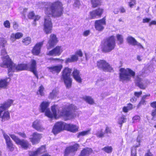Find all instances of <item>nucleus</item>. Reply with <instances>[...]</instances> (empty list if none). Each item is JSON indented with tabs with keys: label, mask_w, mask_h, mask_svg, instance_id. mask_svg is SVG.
Returning a JSON list of instances; mask_svg holds the SVG:
<instances>
[{
	"label": "nucleus",
	"mask_w": 156,
	"mask_h": 156,
	"mask_svg": "<svg viewBox=\"0 0 156 156\" xmlns=\"http://www.w3.org/2000/svg\"><path fill=\"white\" fill-rule=\"evenodd\" d=\"M118 45L122 44L123 42V38L122 36L120 34H117L116 35Z\"/></svg>",
	"instance_id": "obj_33"
},
{
	"label": "nucleus",
	"mask_w": 156,
	"mask_h": 156,
	"mask_svg": "<svg viewBox=\"0 0 156 156\" xmlns=\"http://www.w3.org/2000/svg\"><path fill=\"white\" fill-rule=\"evenodd\" d=\"M50 60L52 61H60L61 60L63 61V60L59 58H50L49 59Z\"/></svg>",
	"instance_id": "obj_61"
},
{
	"label": "nucleus",
	"mask_w": 156,
	"mask_h": 156,
	"mask_svg": "<svg viewBox=\"0 0 156 156\" xmlns=\"http://www.w3.org/2000/svg\"><path fill=\"white\" fill-rule=\"evenodd\" d=\"M98 68L104 72H111L114 71L113 68L108 62L104 59H100L96 63Z\"/></svg>",
	"instance_id": "obj_9"
},
{
	"label": "nucleus",
	"mask_w": 156,
	"mask_h": 156,
	"mask_svg": "<svg viewBox=\"0 0 156 156\" xmlns=\"http://www.w3.org/2000/svg\"><path fill=\"white\" fill-rule=\"evenodd\" d=\"M2 59H3V62L0 64V66L8 68V74L9 76H11L9 73L10 72H13L15 71L19 72L23 70H29L33 73L37 79L38 78L37 70V62L35 60H31L29 66V64L27 63H20L17 64H15L8 55L3 57Z\"/></svg>",
	"instance_id": "obj_2"
},
{
	"label": "nucleus",
	"mask_w": 156,
	"mask_h": 156,
	"mask_svg": "<svg viewBox=\"0 0 156 156\" xmlns=\"http://www.w3.org/2000/svg\"><path fill=\"white\" fill-rule=\"evenodd\" d=\"M41 18V16L38 15H35L34 19V21L36 22V21H38Z\"/></svg>",
	"instance_id": "obj_52"
},
{
	"label": "nucleus",
	"mask_w": 156,
	"mask_h": 156,
	"mask_svg": "<svg viewBox=\"0 0 156 156\" xmlns=\"http://www.w3.org/2000/svg\"><path fill=\"white\" fill-rule=\"evenodd\" d=\"M13 101L8 100L7 101L1 104L0 106V119L2 122L9 120L10 119V112L6 111L12 105Z\"/></svg>",
	"instance_id": "obj_7"
},
{
	"label": "nucleus",
	"mask_w": 156,
	"mask_h": 156,
	"mask_svg": "<svg viewBox=\"0 0 156 156\" xmlns=\"http://www.w3.org/2000/svg\"><path fill=\"white\" fill-rule=\"evenodd\" d=\"M142 92L141 91L139 92H134V95L137 98H139L142 94Z\"/></svg>",
	"instance_id": "obj_48"
},
{
	"label": "nucleus",
	"mask_w": 156,
	"mask_h": 156,
	"mask_svg": "<svg viewBox=\"0 0 156 156\" xmlns=\"http://www.w3.org/2000/svg\"><path fill=\"white\" fill-rule=\"evenodd\" d=\"M32 126L35 130L39 132H41L44 129L41 125L39 121L37 120L33 122Z\"/></svg>",
	"instance_id": "obj_23"
},
{
	"label": "nucleus",
	"mask_w": 156,
	"mask_h": 156,
	"mask_svg": "<svg viewBox=\"0 0 156 156\" xmlns=\"http://www.w3.org/2000/svg\"><path fill=\"white\" fill-rule=\"evenodd\" d=\"M8 78L0 80V89L1 88H6L9 84V82L7 81Z\"/></svg>",
	"instance_id": "obj_25"
},
{
	"label": "nucleus",
	"mask_w": 156,
	"mask_h": 156,
	"mask_svg": "<svg viewBox=\"0 0 156 156\" xmlns=\"http://www.w3.org/2000/svg\"><path fill=\"white\" fill-rule=\"evenodd\" d=\"M5 27L9 28L10 27V23L9 21L6 20L3 23Z\"/></svg>",
	"instance_id": "obj_45"
},
{
	"label": "nucleus",
	"mask_w": 156,
	"mask_h": 156,
	"mask_svg": "<svg viewBox=\"0 0 156 156\" xmlns=\"http://www.w3.org/2000/svg\"><path fill=\"white\" fill-rule=\"evenodd\" d=\"M35 15V14L34 11H30L28 13L27 15V17L30 19H33Z\"/></svg>",
	"instance_id": "obj_42"
},
{
	"label": "nucleus",
	"mask_w": 156,
	"mask_h": 156,
	"mask_svg": "<svg viewBox=\"0 0 156 156\" xmlns=\"http://www.w3.org/2000/svg\"><path fill=\"white\" fill-rule=\"evenodd\" d=\"M17 134L23 138H25L27 137L26 135L24 132H19L17 133Z\"/></svg>",
	"instance_id": "obj_51"
},
{
	"label": "nucleus",
	"mask_w": 156,
	"mask_h": 156,
	"mask_svg": "<svg viewBox=\"0 0 156 156\" xmlns=\"http://www.w3.org/2000/svg\"><path fill=\"white\" fill-rule=\"evenodd\" d=\"M126 107H127L129 110H132L133 108V105L130 103L128 104Z\"/></svg>",
	"instance_id": "obj_58"
},
{
	"label": "nucleus",
	"mask_w": 156,
	"mask_h": 156,
	"mask_svg": "<svg viewBox=\"0 0 156 156\" xmlns=\"http://www.w3.org/2000/svg\"><path fill=\"white\" fill-rule=\"evenodd\" d=\"M83 99L87 103L90 105H93L94 103V99L90 96H85L83 97Z\"/></svg>",
	"instance_id": "obj_28"
},
{
	"label": "nucleus",
	"mask_w": 156,
	"mask_h": 156,
	"mask_svg": "<svg viewBox=\"0 0 156 156\" xmlns=\"http://www.w3.org/2000/svg\"><path fill=\"white\" fill-rule=\"evenodd\" d=\"M78 130V127L75 125L59 121L54 124L52 130V132L55 135L64 130L75 133Z\"/></svg>",
	"instance_id": "obj_4"
},
{
	"label": "nucleus",
	"mask_w": 156,
	"mask_h": 156,
	"mask_svg": "<svg viewBox=\"0 0 156 156\" xmlns=\"http://www.w3.org/2000/svg\"><path fill=\"white\" fill-rule=\"evenodd\" d=\"M56 92L55 91L53 90L51 93H50L49 95V98L52 99L56 95Z\"/></svg>",
	"instance_id": "obj_47"
},
{
	"label": "nucleus",
	"mask_w": 156,
	"mask_h": 156,
	"mask_svg": "<svg viewBox=\"0 0 156 156\" xmlns=\"http://www.w3.org/2000/svg\"><path fill=\"white\" fill-rule=\"evenodd\" d=\"M104 12V9L99 8L90 11L89 12L88 19H94L101 17Z\"/></svg>",
	"instance_id": "obj_11"
},
{
	"label": "nucleus",
	"mask_w": 156,
	"mask_h": 156,
	"mask_svg": "<svg viewBox=\"0 0 156 156\" xmlns=\"http://www.w3.org/2000/svg\"><path fill=\"white\" fill-rule=\"evenodd\" d=\"M151 20L150 18H146L143 19L142 22L143 23H145L149 22Z\"/></svg>",
	"instance_id": "obj_54"
},
{
	"label": "nucleus",
	"mask_w": 156,
	"mask_h": 156,
	"mask_svg": "<svg viewBox=\"0 0 156 156\" xmlns=\"http://www.w3.org/2000/svg\"><path fill=\"white\" fill-rule=\"evenodd\" d=\"M69 146L71 148L72 151L74 152L77 151L80 146L78 144L76 143L73 145Z\"/></svg>",
	"instance_id": "obj_38"
},
{
	"label": "nucleus",
	"mask_w": 156,
	"mask_h": 156,
	"mask_svg": "<svg viewBox=\"0 0 156 156\" xmlns=\"http://www.w3.org/2000/svg\"><path fill=\"white\" fill-rule=\"evenodd\" d=\"M105 131V133H111V129L108 126H107L106 127Z\"/></svg>",
	"instance_id": "obj_57"
},
{
	"label": "nucleus",
	"mask_w": 156,
	"mask_h": 156,
	"mask_svg": "<svg viewBox=\"0 0 156 156\" xmlns=\"http://www.w3.org/2000/svg\"><path fill=\"white\" fill-rule=\"evenodd\" d=\"M63 51V50L61 46H57L47 52L46 55L50 56H58L61 54Z\"/></svg>",
	"instance_id": "obj_16"
},
{
	"label": "nucleus",
	"mask_w": 156,
	"mask_h": 156,
	"mask_svg": "<svg viewBox=\"0 0 156 156\" xmlns=\"http://www.w3.org/2000/svg\"><path fill=\"white\" fill-rule=\"evenodd\" d=\"M42 137V134L34 132L32 133L29 140L33 145L35 144L39 143Z\"/></svg>",
	"instance_id": "obj_17"
},
{
	"label": "nucleus",
	"mask_w": 156,
	"mask_h": 156,
	"mask_svg": "<svg viewBox=\"0 0 156 156\" xmlns=\"http://www.w3.org/2000/svg\"><path fill=\"white\" fill-rule=\"evenodd\" d=\"M153 155L151 152L150 149L148 150L147 152L145 154V156H153Z\"/></svg>",
	"instance_id": "obj_55"
},
{
	"label": "nucleus",
	"mask_w": 156,
	"mask_h": 156,
	"mask_svg": "<svg viewBox=\"0 0 156 156\" xmlns=\"http://www.w3.org/2000/svg\"><path fill=\"white\" fill-rule=\"evenodd\" d=\"M151 114L152 117L151 118L152 120H156V110H152Z\"/></svg>",
	"instance_id": "obj_43"
},
{
	"label": "nucleus",
	"mask_w": 156,
	"mask_h": 156,
	"mask_svg": "<svg viewBox=\"0 0 156 156\" xmlns=\"http://www.w3.org/2000/svg\"><path fill=\"white\" fill-rule=\"evenodd\" d=\"M89 133H90V130L83 131L79 133L77 137H80L81 136H83L88 135Z\"/></svg>",
	"instance_id": "obj_40"
},
{
	"label": "nucleus",
	"mask_w": 156,
	"mask_h": 156,
	"mask_svg": "<svg viewBox=\"0 0 156 156\" xmlns=\"http://www.w3.org/2000/svg\"><path fill=\"white\" fill-rule=\"evenodd\" d=\"M140 145V144H139L138 145L133 146V147L131 149V156H137L136 148L137 147H139Z\"/></svg>",
	"instance_id": "obj_30"
},
{
	"label": "nucleus",
	"mask_w": 156,
	"mask_h": 156,
	"mask_svg": "<svg viewBox=\"0 0 156 156\" xmlns=\"http://www.w3.org/2000/svg\"><path fill=\"white\" fill-rule=\"evenodd\" d=\"M22 42L24 45H27L31 43V38L29 37H26L23 39Z\"/></svg>",
	"instance_id": "obj_32"
},
{
	"label": "nucleus",
	"mask_w": 156,
	"mask_h": 156,
	"mask_svg": "<svg viewBox=\"0 0 156 156\" xmlns=\"http://www.w3.org/2000/svg\"><path fill=\"white\" fill-rule=\"evenodd\" d=\"M106 24L105 17L95 21L94 27L96 30L98 31H102L104 29V26Z\"/></svg>",
	"instance_id": "obj_14"
},
{
	"label": "nucleus",
	"mask_w": 156,
	"mask_h": 156,
	"mask_svg": "<svg viewBox=\"0 0 156 156\" xmlns=\"http://www.w3.org/2000/svg\"><path fill=\"white\" fill-rule=\"evenodd\" d=\"M53 27L51 19L50 18H45L43 24V30L46 34H48L52 33Z\"/></svg>",
	"instance_id": "obj_12"
},
{
	"label": "nucleus",
	"mask_w": 156,
	"mask_h": 156,
	"mask_svg": "<svg viewBox=\"0 0 156 156\" xmlns=\"http://www.w3.org/2000/svg\"><path fill=\"white\" fill-rule=\"evenodd\" d=\"M105 133L103 131L102 129L98 131L95 134V135L97 137L102 138L104 137Z\"/></svg>",
	"instance_id": "obj_34"
},
{
	"label": "nucleus",
	"mask_w": 156,
	"mask_h": 156,
	"mask_svg": "<svg viewBox=\"0 0 156 156\" xmlns=\"http://www.w3.org/2000/svg\"><path fill=\"white\" fill-rule=\"evenodd\" d=\"M150 96V94H149L144 95L142 97L140 101L139 102V103L137 105V108H139L142 105H145L146 104V101H145V99L146 97H149Z\"/></svg>",
	"instance_id": "obj_26"
},
{
	"label": "nucleus",
	"mask_w": 156,
	"mask_h": 156,
	"mask_svg": "<svg viewBox=\"0 0 156 156\" xmlns=\"http://www.w3.org/2000/svg\"><path fill=\"white\" fill-rule=\"evenodd\" d=\"M136 100L137 99L135 97H133L130 99V101L132 102H135Z\"/></svg>",
	"instance_id": "obj_63"
},
{
	"label": "nucleus",
	"mask_w": 156,
	"mask_h": 156,
	"mask_svg": "<svg viewBox=\"0 0 156 156\" xmlns=\"http://www.w3.org/2000/svg\"><path fill=\"white\" fill-rule=\"evenodd\" d=\"M10 136L17 145H20L21 147L25 150L29 148L30 144L26 140L20 139L14 134L9 135Z\"/></svg>",
	"instance_id": "obj_10"
},
{
	"label": "nucleus",
	"mask_w": 156,
	"mask_h": 156,
	"mask_svg": "<svg viewBox=\"0 0 156 156\" xmlns=\"http://www.w3.org/2000/svg\"><path fill=\"white\" fill-rule=\"evenodd\" d=\"M133 119L134 121H139L140 119V117L138 115H136L133 117Z\"/></svg>",
	"instance_id": "obj_56"
},
{
	"label": "nucleus",
	"mask_w": 156,
	"mask_h": 156,
	"mask_svg": "<svg viewBox=\"0 0 156 156\" xmlns=\"http://www.w3.org/2000/svg\"><path fill=\"white\" fill-rule=\"evenodd\" d=\"M127 41L129 43L133 46H135L136 44V41L134 37L131 36L128 37Z\"/></svg>",
	"instance_id": "obj_31"
},
{
	"label": "nucleus",
	"mask_w": 156,
	"mask_h": 156,
	"mask_svg": "<svg viewBox=\"0 0 156 156\" xmlns=\"http://www.w3.org/2000/svg\"><path fill=\"white\" fill-rule=\"evenodd\" d=\"M3 136L5 140L7 149L9 151L12 152L14 151L15 148V145L8 135L4 134Z\"/></svg>",
	"instance_id": "obj_15"
},
{
	"label": "nucleus",
	"mask_w": 156,
	"mask_h": 156,
	"mask_svg": "<svg viewBox=\"0 0 156 156\" xmlns=\"http://www.w3.org/2000/svg\"><path fill=\"white\" fill-rule=\"evenodd\" d=\"M22 33L18 32L16 33H12L11 34L10 39L12 42L15 41L16 39H19L23 37Z\"/></svg>",
	"instance_id": "obj_24"
},
{
	"label": "nucleus",
	"mask_w": 156,
	"mask_h": 156,
	"mask_svg": "<svg viewBox=\"0 0 156 156\" xmlns=\"http://www.w3.org/2000/svg\"><path fill=\"white\" fill-rule=\"evenodd\" d=\"M123 111L125 113H127L129 111V109L126 106H124L122 108Z\"/></svg>",
	"instance_id": "obj_60"
},
{
	"label": "nucleus",
	"mask_w": 156,
	"mask_h": 156,
	"mask_svg": "<svg viewBox=\"0 0 156 156\" xmlns=\"http://www.w3.org/2000/svg\"><path fill=\"white\" fill-rule=\"evenodd\" d=\"M72 69L68 67H65L62 70L61 80H63L67 88H70L72 85V79L70 77Z\"/></svg>",
	"instance_id": "obj_8"
},
{
	"label": "nucleus",
	"mask_w": 156,
	"mask_h": 156,
	"mask_svg": "<svg viewBox=\"0 0 156 156\" xmlns=\"http://www.w3.org/2000/svg\"><path fill=\"white\" fill-rule=\"evenodd\" d=\"M49 7L45 8V14L54 17L61 16L63 13L64 8L62 2L59 0L49 3Z\"/></svg>",
	"instance_id": "obj_3"
},
{
	"label": "nucleus",
	"mask_w": 156,
	"mask_h": 156,
	"mask_svg": "<svg viewBox=\"0 0 156 156\" xmlns=\"http://www.w3.org/2000/svg\"><path fill=\"white\" fill-rule=\"evenodd\" d=\"M119 80L122 82L131 80V77L135 78L136 83L142 81V79L140 76L137 75L135 77V73L129 68H121L119 70Z\"/></svg>",
	"instance_id": "obj_5"
},
{
	"label": "nucleus",
	"mask_w": 156,
	"mask_h": 156,
	"mask_svg": "<svg viewBox=\"0 0 156 156\" xmlns=\"http://www.w3.org/2000/svg\"><path fill=\"white\" fill-rule=\"evenodd\" d=\"M72 152L71 148L69 146L66 147L64 152V156H68L69 153Z\"/></svg>",
	"instance_id": "obj_41"
},
{
	"label": "nucleus",
	"mask_w": 156,
	"mask_h": 156,
	"mask_svg": "<svg viewBox=\"0 0 156 156\" xmlns=\"http://www.w3.org/2000/svg\"><path fill=\"white\" fill-rule=\"evenodd\" d=\"M136 85L140 89L145 90L147 87V86L144 84L142 82V81L136 83Z\"/></svg>",
	"instance_id": "obj_39"
},
{
	"label": "nucleus",
	"mask_w": 156,
	"mask_h": 156,
	"mask_svg": "<svg viewBox=\"0 0 156 156\" xmlns=\"http://www.w3.org/2000/svg\"><path fill=\"white\" fill-rule=\"evenodd\" d=\"M45 146L42 145L34 151H30L28 152L29 156H37L45 152Z\"/></svg>",
	"instance_id": "obj_18"
},
{
	"label": "nucleus",
	"mask_w": 156,
	"mask_h": 156,
	"mask_svg": "<svg viewBox=\"0 0 156 156\" xmlns=\"http://www.w3.org/2000/svg\"><path fill=\"white\" fill-rule=\"evenodd\" d=\"M75 55L80 57L83 56V54L81 50H79L75 52Z\"/></svg>",
	"instance_id": "obj_46"
},
{
	"label": "nucleus",
	"mask_w": 156,
	"mask_h": 156,
	"mask_svg": "<svg viewBox=\"0 0 156 156\" xmlns=\"http://www.w3.org/2000/svg\"><path fill=\"white\" fill-rule=\"evenodd\" d=\"M125 116L123 115L120 117L118 119V123L120 125V127L121 128L122 124L126 122V119Z\"/></svg>",
	"instance_id": "obj_36"
},
{
	"label": "nucleus",
	"mask_w": 156,
	"mask_h": 156,
	"mask_svg": "<svg viewBox=\"0 0 156 156\" xmlns=\"http://www.w3.org/2000/svg\"><path fill=\"white\" fill-rule=\"evenodd\" d=\"M18 25L16 22H14L13 24V28L15 30L18 29Z\"/></svg>",
	"instance_id": "obj_59"
},
{
	"label": "nucleus",
	"mask_w": 156,
	"mask_h": 156,
	"mask_svg": "<svg viewBox=\"0 0 156 156\" xmlns=\"http://www.w3.org/2000/svg\"><path fill=\"white\" fill-rule=\"evenodd\" d=\"M151 106L154 108V110H156V101H153L150 104Z\"/></svg>",
	"instance_id": "obj_50"
},
{
	"label": "nucleus",
	"mask_w": 156,
	"mask_h": 156,
	"mask_svg": "<svg viewBox=\"0 0 156 156\" xmlns=\"http://www.w3.org/2000/svg\"><path fill=\"white\" fill-rule=\"evenodd\" d=\"M102 150L107 153H110L112 151V146H107L102 148Z\"/></svg>",
	"instance_id": "obj_35"
},
{
	"label": "nucleus",
	"mask_w": 156,
	"mask_h": 156,
	"mask_svg": "<svg viewBox=\"0 0 156 156\" xmlns=\"http://www.w3.org/2000/svg\"><path fill=\"white\" fill-rule=\"evenodd\" d=\"M45 152L44 153H45L44 154H43L42 155H41L40 156H51V155L49 154L48 153H45L46 152V151L45 150Z\"/></svg>",
	"instance_id": "obj_64"
},
{
	"label": "nucleus",
	"mask_w": 156,
	"mask_h": 156,
	"mask_svg": "<svg viewBox=\"0 0 156 156\" xmlns=\"http://www.w3.org/2000/svg\"><path fill=\"white\" fill-rule=\"evenodd\" d=\"M152 25H156V21L155 20H153L149 23V26H151Z\"/></svg>",
	"instance_id": "obj_62"
},
{
	"label": "nucleus",
	"mask_w": 156,
	"mask_h": 156,
	"mask_svg": "<svg viewBox=\"0 0 156 156\" xmlns=\"http://www.w3.org/2000/svg\"><path fill=\"white\" fill-rule=\"evenodd\" d=\"M44 41L37 43L33 47L31 53L34 55H38L41 53V49L44 44Z\"/></svg>",
	"instance_id": "obj_19"
},
{
	"label": "nucleus",
	"mask_w": 156,
	"mask_h": 156,
	"mask_svg": "<svg viewBox=\"0 0 156 156\" xmlns=\"http://www.w3.org/2000/svg\"><path fill=\"white\" fill-rule=\"evenodd\" d=\"M44 87L43 86L41 85L39 87L38 91L37 92V94H39L41 96H43L44 95Z\"/></svg>",
	"instance_id": "obj_37"
},
{
	"label": "nucleus",
	"mask_w": 156,
	"mask_h": 156,
	"mask_svg": "<svg viewBox=\"0 0 156 156\" xmlns=\"http://www.w3.org/2000/svg\"><path fill=\"white\" fill-rule=\"evenodd\" d=\"M131 1L129 2V5L130 7L132 8L133 6L136 4V0H131Z\"/></svg>",
	"instance_id": "obj_49"
},
{
	"label": "nucleus",
	"mask_w": 156,
	"mask_h": 156,
	"mask_svg": "<svg viewBox=\"0 0 156 156\" xmlns=\"http://www.w3.org/2000/svg\"><path fill=\"white\" fill-rule=\"evenodd\" d=\"M49 104V102L43 101L40 105L41 112H45V115L49 118L58 119L62 118L65 120L67 121L72 119L76 116L75 109L72 104L66 105L61 110L57 108V105H54L51 107L52 113L48 108Z\"/></svg>",
	"instance_id": "obj_1"
},
{
	"label": "nucleus",
	"mask_w": 156,
	"mask_h": 156,
	"mask_svg": "<svg viewBox=\"0 0 156 156\" xmlns=\"http://www.w3.org/2000/svg\"><path fill=\"white\" fill-rule=\"evenodd\" d=\"M78 60V57L76 55H72L70 58H67L65 60L66 63H68L77 61Z\"/></svg>",
	"instance_id": "obj_27"
},
{
	"label": "nucleus",
	"mask_w": 156,
	"mask_h": 156,
	"mask_svg": "<svg viewBox=\"0 0 156 156\" xmlns=\"http://www.w3.org/2000/svg\"><path fill=\"white\" fill-rule=\"evenodd\" d=\"M90 31L89 30L84 31L83 33V35L84 36H87L90 33Z\"/></svg>",
	"instance_id": "obj_53"
},
{
	"label": "nucleus",
	"mask_w": 156,
	"mask_h": 156,
	"mask_svg": "<svg viewBox=\"0 0 156 156\" xmlns=\"http://www.w3.org/2000/svg\"><path fill=\"white\" fill-rule=\"evenodd\" d=\"M91 2L92 5V7L94 8L99 6L101 5L100 0H91Z\"/></svg>",
	"instance_id": "obj_29"
},
{
	"label": "nucleus",
	"mask_w": 156,
	"mask_h": 156,
	"mask_svg": "<svg viewBox=\"0 0 156 156\" xmlns=\"http://www.w3.org/2000/svg\"><path fill=\"white\" fill-rule=\"evenodd\" d=\"M63 66L60 64L47 67V68L50 72L52 73H59L62 69Z\"/></svg>",
	"instance_id": "obj_21"
},
{
	"label": "nucleus",
	"mask_w": 156,
	"mask_h": 156,
	"mask_svg": "<svg viewBox=\"0 0 156 156\" xmlns=\"http://www.w3.org/2000/svg\"><path fill=\"white\" fill-rule=\"evenodd\" d=\"M93 152V150L91 148L86 147L82 149L79 156H89Z\"/></svg>",
	"instance_id": "obj_22"
},
{
	"label": "nucleus",
	"mask_w": 156,
	"mask_h": 156,
	"mask_svg": "<svg viewBox=\"0 0 156 156\" xmlns=\"http://www.w3.org/2000/svg\"><path fill=\"white\" fill-rule=\"evenodd\" d=\"M7 42V41L5 38H2L0 40V43L2 47H5V45L6 44Z\"/></svg>",
	"instance_id": "obj_44"
},
{
	"label": "nucleus",
	"mask_w": 156,
	"mask_h": 156,
	"mask_svg": "<svg viewBox=\"0 0 156 156\" xmlns=\"http://www.w3.org/2000/svg\"><path fill=\"white\" fill-rule=\"evenodd\" d=\"M72 75L74 79L78 83H81L82 79L80 71L77 69H74L72 72Z\"/></svg>",
	"instance_id": "obj_20"
},
{
	"label": "nucleus",
	"mask_w": 156,
	"mask_h": 156,
	"mask_svg": "<svg viewBox=\"0 0 156 156\" xmlns=\"http://www.w3.org/2000/svg\"><path fill=\"white\" fill-rule=\"evenodd\" d=\"M100 47L104 53H108L114 49L116 47L115 37L112 35L104 39L101 42Z\"/></svg>",
	"instance_id": "obj_6"
},
{
	"label": "nucleus",
	"mask_w": 156,
	"mask_h": 156,
	"mask_svg": "<svg viewBox=\"0 0 156 156\" xmlns=\"http://www.w3.org/2000/svg\"><path fill=\"white\" fill-rule=\"evenodd\" d=\"M58 42V40L56 35L55 34H51L47 44V49L49 50L53 48Z\"/></svg>",
	"instance_id": "obj_13"
}]
</instances>
